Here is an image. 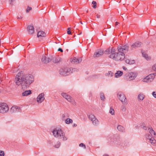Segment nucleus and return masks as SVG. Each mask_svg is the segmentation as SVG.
<instances>
[{
  "mask_svg": "<svg viewBox=\"0 0 156 156\" xmlns=\"http://www.w3.org/2000/svg\"><path fill=\"white\" fill-rule=\"evenodd\" d=\"M149 142L151 143V145L154 146L155 144L156 141L154 138H151Z\"/></svg>",
  "mask_w": 156,
  "mask_h": 156,
  "instance_id": "nucleus-24",
  "label": "nucleus"
},
{
  "mask_svg": "<svg viewBox=\"0 0 156 156\" xmlns=\"http://www.w3.org/2000/svg\"><path fill=\"white\" fill-rule=\"evenodd\" d=\"M142 44L141 42L137 41L133 43L131 45V48L132 49L140 47Z\"/></svg>",
  "mask_w": 156,
  "mask_h": 156,
  "instance_id": "nucleus-16",
  "label": "nucleus"
},
{
  "mask_svg": "<svg viewBox=\"0 0 156 156\" xmlns=\"http://www.w3.org/2000/svg\"><path fill=\"white\" fill-rule=\"evenodd\" d=\"M44 93L40 94L37 97V100L38 103H41L44 100Z\"/></svg>",
  "mask_w": 156,
  "mask_h": 156,
  "instance_id": "nucleus-11",
  "label": "nucleus"
},
{
  "mask_svg": "<svg viewBox=\"0 0 156 156\" xmlns=\"http://www.w3.org/2000/svg\"><path fill=\"white\" fill-rule=\"evenodd\" d=\"M153 96L156 98V92L154 91L152 93Z\"/></svg>",
  "mask_w": 156,
  "mask_h": 156,
  "instance_id": "nucleus-43",
  "label": "nucleus"
},
{
  "mask_svg": "<svg viewBox=\"0 0 156 156\" xmlns=\"http://www.w3.org/2000/svg\"><path fill=\"white\" fill-rule=\"evenodd\" d=\"M143 56L146 59L149 60L150 59L149 57H148L147 54L142 53Z\"/></svg>",
  "mask_w": 156,
  "mask_h": 156,
  "instance_id": "nucleus-33",
  "label": "nucleus"
},
{
  "mask_svg": "<svg viewBox=\"0 0 156 156\" xmlns=\"http://www.w3.org/2000/svg\"><path fill=\"white\" fill-rule=\"evenodd\" d=\"M113 75V73L111 71H109L107 73L105 74V75L106 76H112Z\"/></svg>",
  "mask_w": 156,
  "mask_h": 156,
  "instance_id": "nucleus-30",
  "label": "nucleus"
},
{
  "mask_svg": "<svg viewBox=\"0 0 156 156\" xmlns=\"http://www.w3.org/2000/svg\"><path fill=\"white\" fill-rule=\"evenodd\" d=\"M128 48L129 47L127 44L122 46L119 45L117 48L118 52L117 53L115 52L113 54L110 55L109 57L114 60L121 61L125 58L124 53H126L128 51Z\"/></svg>",
  "mask_w": 156,
  "mask_h": 156,
  "instance_id": "nucleus-2",
  "label": "nucleus"
},
{
  "mask_svg": "<svg viewBox=\"0 0 156 156\" xmlns=\"http://www.w3.org/2000/svg\"><path fill=\"white\" fill-rule=\"evenodd\" d=\"M123 69L125 70H126L127 69V68H126V67H123Z\"/></svg>",
  "mask_w": 156,
  "mask_h": 156,
  "instance_id": "nucleus-47",
  "label": "nucleus"
},
{
  "mask_svg": "<svg viewBox=\"0 0 156 156\" xmlns=\"http://www.w3.org/2000/svg\"><path fill=\"white\" fill-rule=\"evenodd\" d=\"M54 136L58 139H63L64 141L66 140L67 138L65 136L64 133L60 129L54 130L53 132Z\"/></svg>",
  "mask_w": 156,
  "mask_h": 156,
  "instance_id": "nucleus-3",
  "label": "nucleus"
},
{
  "mask_svg": "<svg viewBox=\"0 0 156 156\" xmlns=\"http://www.w3.org/2000/svg\"><path fill=\"white\" fill-rule=\"evenodd\" d=\"M109 112L112 115H113L114 114L115 111L114 109L112 108H111L109 111Z\"/></svg>",
  "mask_w": 156,
  "mask_h": 156,
  "instance_id": "nucleus-31",
  "label": "nucleus"
},
{
  "mask_svg": "<svg viewBox=\"0 0 156 156\" xmlns=\"http://www.w3.org/2000/svg\"><path fill=\"white\" fill-rule=\"evenodd\" d=\"M68 30L67 31V33L68 34H71V32L70 31V30H71V28H70V27H69L67 29Z\"/></svg>",
  "mask_w": 156,
  "mask_h": 156,
  "instance_id": "nucleus-42",
  "label": "nucleus"
},
{
  "mask_svg": "<svg viewBox=\"0 0 156 156\" xmlns=\"http://www.w3.org/2000/svg\"><path fill=\"white\" fill-rule=\"evenodd\" d=\"M46 36V34L43 31H40L38 32L37 37L40 40H41Z\"/></svg>",
  "mask_w": 156,
  "mask_h": 156,
  "instance_id": "nucleus-13",
  "label": "nucleus"
},
{
  "mask_svg": "<svg viewBox=\"0 0 156 156\" xmlns=\"http://www.w3.org/2000/svg\"><path fill=\"white\" fill-rule=\"evenodd\" d=\"M62 117H64V118H65V115H62Z\"/></svg>",
  "mask_w": 156,
  "mask_h": 156,
  "instance_id": "nucleus-51",
  "label": "nucleus"
},
{
  "mask_svg": "<svg viewBox=\"0 0 156 156\" xmlns=\"http://www.w3.org/2000/svg\"><path fill=\"white\" fill-rule=\"evenodd\" d=\"M34 81V78L32 75L30 74H23L22 72L18 73L15 78L16 84L18 86H21L23 90L28 87Z\"/></svg>",
  "mask_w": 156,
  "mask_h": 156,
  "instance_id": "nucleus-1",
  "label": "nucleus"
},
{
  "mask_svg": "<svg viewBox=\"0 0 156 156\" xmlns=\"http://www.w3.org/2000/svg\"><path fill=\"white\" fill-rule=\"evenodd\" d=\"M52 59V57L51 56H43L41 58V60L43 63H47L50 62Z\"/></svg>",
  "mask_w": 156,
  "mask_h": 156,
  "instance_id": "nucleus-8",
  "label": "nucleus"
},
{
  "mask_svg": "<svg viewBox=\"0 0 156 156\" xmlns=\"http://www.w3.org/2000/svg\"><path fill=\"white\" fill-rule=\"evenodd\" d=\"M102 156H109L108 155L106 154H104Z\"/></svg>",
  "mask_w": 156,
  "mask_h": 156,
  "instance_id": "nucleus-48",
  "label": "nucleus"
},
{
  "mask_svg": "<svg viewBox=\"0 0 156 156\" xmlns=\"http://www.w3.org/2000/svg\"><path fill=\"white\" fill-rule=\"evenodd\" d=\"M61 95L63 98L66 99L68 101L70 102L72 101V98L70 96L67 94L64 93H61Z\"/></svg>",
  "mask_w": 156,
  "mask_h": 156,
  "instance_id": "nucleus-14",
  "label": "nucleus"
},
{
  "mask_svg": "<svg viewBox=\"0 0 156 156\" xmlns=\"http://www.w3.org/2000/svg\"><path fill=\"white\" fill-rule=\"evenodd\" d=\"M4 151H0V156H4Z\"/></svg>",
  "mask_w": 156,
  "mask_h": 156,
  "instance_id": "nucleus-41",
  "label": "nucleus"
},
{
  "mask_svg": "<svg viewBox=\"0 0 156 156\" xmlns=\"http://www.w3.org/2000/svg\"><path fill=\"white\" fill-rule=\"evenodd\" d=\"M9 110L8 105L5 103H0V113L4 114L7 112Z\"/></svg>",
  "mask_w": 156,
  "mask_h": 156,
  "instance_id": "nucleus-6",
  "label": "nucleus"
},
{
  "mask_svg": "<svg viewBox=\"0 0 156 156\" xmlns=\"http://www.w3.org/2000/svg\"><path fill=\"white\" fill-rule=\"evenodd\" d=\"M123 75V72L120 71H118L115 74V76L116 78H118L121 76Z\"/></svg>",
  "mask_w": 156,
  "mask_h": 156,
  "instance_id": "nucleus-22",
  "label": "nucleus"
},
{
  "mask_svg": "<svg viewBox=\"0 0 156 156\" xmlns=\"http://www.w3.org/2000/svg\"><path fill=\"white\" fill-rule=\"evenodd\" d=\"M58 51H60L61 52H62L63 51L62 50V49L60 48H59L58 49Z\"/></svg>",
  "mask_w": 156,
  "mask_h": 156,
  "instance_id": "nucleus-45",
  "label": "nucleus"
},
{
  "mask_svg": "<svg viewBox=\"0 0 156 156\" xmlns=\"http://www.w3.org/2000/svg\"><path fill=\"white\" fill-rule=\"evenodd\" d=\"M80 23L81 24H83V23H82V22L81 21H80Z\"/></svg>",
  "mask_w": 156,
  "mask_h": 156,
  "instance_id": "nucleus-52",
  "label": "nucleus"
},
{
  "mask_svg": "<svg viewBox=\"0 0 156 156\" xmlns=\"http://www.w3.org/2000/svg\"><path fill=\"white\" fill-rule=\"evenodd\" d=\"M104 53V51L102 50H97L94 55V58H98L102 56Z\"/></svg>",
  "mask_w": 156,
  "mask_h": 156,
  "instance_id": "nucleus-12",
  "label": "nucleus"
},
{
  "mask_svg": "<svg viewBox=\"0 0 156 156\" xmlns=\"http://www.w3.org/2000/svg\"><path fill=\"white\" fill-rule=\"evenodd\" d=\"M115 51V49L114 48H109L105 51V53L106 54H110V55H112V54H113Z\"/></svg>",
  "mask_w": 156,
  "mask_h": 156,
  "instance_id": "nucleus-15",
  "label": "nucleus"
},
{
  "mask_svg": "<svg viewBox=\"0 0 156 156\" xmlns=\"http://www.w3.org/2000/svg\"><path fill=\"white\" fill-rule=\"evenodd\" d=\"M52 59L55 63H60L62 61V59L58 56L54 57Z\"/></svg>",
  "mask_w": 156,
  "mask_h": 156,
  "instance_id": "nucleus-17",
  "label": "nucleus"
},
{
  "mask_svg": "<svg viewBox=\"0 0 156 156\" xmlns=\"http://www.w3.org/2000/svg\"><path fill=\"white\" fill-rule=\"evenodd\" d=\"M88 117L89 119L92 121L96 118L94 115L92 114L89 115Z\"/></svg>",
  "mask_w": 156,
  "mask_h": 156,
  "instance_id": "nucleus-29",
  "label": "nucleus"
},
{
  "mask_svg": "<svg viewBox=\"0 0 156 156\" xmlns=\"http://www.w3.org/2000/svg\"><path fill=\"white\" fill-rule=\"evenodd\" d=\"M152 69L153 70L156 71V63L152 66Z\"/></svg>",
  "mask_w": 156,
  "mask_h": 156,
  "instance_id": "nucleus-37",
  "label": "nucleus"
},
{
  "mask_svg": "<svg viewBox=\"0 0 156 156\" xmlns=\"http://www.w3.org/2000/svg\"><path fill=\"white\" fill-rule=\"evenodd\" d=\"M118 95L119 99L123 103L126 102V98L124 94L121 92H119L118 93Z\"/></svg>",
  "mask_w": 156,
  "mask_h": 156,
  "instance_id": "nucleus-9",
  "label": "nucleus"
},
{
  "mask_svg": "<svg viewBox=\"0 0 156 156\" xmlns=\"http://www.w3.org/2000/svg\"><path fill=\"white\" fill-rule=\"evenodd\" d=\"M82 61V59L81 58H73L72 60V62L75 64H77L81 62Z\"/></svg>",
  "mask_w": 156,
  "mask_h": 156,
  "instance_id": "nucleus-18",
  "label": "nucleus"
},
{
  "mask_svg": "<svg viewBox=\"0 0 156 156\" xmlns=\"http://www.w3.org/2000/svg\"><path fill=\"white\" fill-rule=\"evenodd\" d=\"M92 122L93 124L95 126H97L99 123V121L96 118H95V119L93 120L92 121Z\"/></svg>",
  "mask_w": 156,
  "mask_h": 156,
  "instance_id": "nucleus-26",
  "label": "nucleus"
},
{
  "mask_svg": "<svg viewBox=\"0 0 156 156\" xmlns=\"http://www.w3.org/2000/svg\"><path fill=\"white\" fill-rule=\"evenodd\" d=\"M145 96L142 93H140L138 96V100L139 101H143L144 98Z\"/></svg>",
  "mask_w": 156,
  "mask_h": 156,
  "instance_id": "nucleus-21",
  "label": "nucleus"
},
{
  "mask_svg": "<svg viewBox=\"0 0 156 156\" xmlns=\"http://www.w3.org/2000/svg\"><path fill=\"white\" fill-rule=\"evenodd\" d=\"M73 120L72 119L69 118H67L65 120V122L67 124L72 123Z\"/></svg>",
  "mask_w": 156,
  "mask_h": 156,
  "instance_id": "nucleus-28",
  "label": "nucleus"
},
{
  "mask_svg": "<svg viewBox=\"0 0 156 156\" xmlns=\"http://www.w3.org/2000/svg\"><path fill=\"white\" fill-rule=\"evenodd\" d=\"M155 77L154 74H151L147 76L143 79V81L144 82H150L153 81Z\"/></svg>",
  "mask_w": 156,
  "mask_h": 156,
  "instance_id": "nucleus-7",
  "label": "nucleus"
},
{
  "mask_svg": "<svg viewBox=\"0 0 156 156\" xmlns=\"http://www.w3.org/2000/svg\"><path fill=\"white\" fill-rule=\"evenodd\" d=\"M60 145V142L58 141L57 144L55 145L54 147L56 148H58Z\"/></svg>",
  "mask_w": 156,
  "mask_h": 156,
  "instance_id": "nucleus-34",
  "label": "nucleus"
},
{
  "mask_svg": "<svg viewBox=\"0 0 156 156\" xmlns=\"http://www.w3.org/2000/svg\"><path fill=\"white\" fill-rule=\"evenodd\" d=\"M146 138L149 140H150V139L151 138H152L150 134L146 135Z\"/></svg>",
  "mask_w": 156,
  "mask_h": 156,
  "instance_id": "nucleus-40",
  "label": "nucleus"
},
{
  "mask_svg": "<svg viewBox=\"0 0 156 156\" xmlns=\"http://www.w3.org/2000/svg\"><path fill=\"white\" fill-rule=\"evenodd\" d=\"M148 129L149 130V133L151 134L152 136L153 135H153L155 136L156 134L155 133L154 131L153 130V129L151 127V128H149Z\"/></svg>",
  "mask_w": 156,
  "mask_h": 156,
  "instance_id": "nucleus-25",
  "label": "nucleus"
},
{
  "mask_svg": "<svg viewBox=\"0 0 156 156\" xmlns=\"http://www.w3.org/2000/svg\"><path fill=\"white\" fill-rule=\"evenodd\" d=\"M31 93V91L30 90H26L22 93V95L23 96H26L30 94Z\"/></svg>",
  "mask_w": 156,
  "mask_h": 156,
  "instance_id": "nucleus-20",
  "label": "nucleus"
},
{
  "mask_svg": "<svg viewBox=\"0 0 156 156\" xmlns=\"http://www.w3.org/2000/svg\"><path fill=\"white\" fill-rule=\"evenodd\" d=\"M92 4L93 5V7L95 9L97 7V3L96 2L94 1H93L92 2Z\"/></svg>",
  "mask_w": 156,
  "mask_h": 156,
  "instance_id": "nucleus-35",
  "label": "nucleus"
},
{
  "mask_svg": "<svg viewBox=\"0 0 156 156\" xmlns=\"http://www.w3.org/2000/svg\"><path fill=\"white\" fill-rule=\"evenodd\" d=\"M79 146L80 147H82L84 149H86V146L85 144H84L83 143H81L79 144Z\"/></svg>",
  "mask_w": 156,
  "mask_h": 156,
  "instance_id": "nucleus-39",
  "label": "nucleus"
},
{
  "mask_svg": "<svg viewBox=\"0 0 156 156\" xmlns=\"http://www.w3.org/2000/svg\"><path fill=\"white\" fill-rule=\"evenodd\" d=\"M117 129L119 131L123 132L124 131V128L121 126H118L117 127Z\"/></svg>",
  "mask_w": 156,
  "mask_h": 156,
  "instance_id": "nucleus-27",
  "label": "nucleus"
},
{
  "mask_svg": "<svg viewBox=\"0 0 156 156\" xmlns=\"http://www.w3.org/2000/svg\"><path fill=\"white\" fill-rule=\"evenodd\" d=\"M20 111V108L15 105L12 106L10 110V111L12 113L19 112Z\"/></svg>",
  "mask_w": 156,
  "mask_h": 156,
  "instance_id": "nucleus-10",
  "label": "nucleus"
},
{
  "mask_svg": "<svg viewBox=\"0 0 156 156\" xmlns=\"http://www.w3.org/2000/svg\"><path fill=\"white\" fill-rule=\"evenodd\" d=\"M82 34V32H80V34H79V35H80V34Z\"/></svg>",
  "mask_w": 156,
  "mask_h": 156,
  "instance_id": "nucleus-53",
  "label": "nucleus"
},
{
  "mask_svg": "<svg viewBox=\"0 0 156 156\" xmlns=\"http://www.w3.org/2000/svg\"><path fill=\"white\" fill-rule=\"evenodd\" d=\"M144 129H145V130H146L147 129V128L146 127V126H144Z\"/></svg>",
  "mask_w": 156,
  "mask_h": 156,
  "instance_id": "nucleus-49",
  "label": "nucleus"
},
{
  "mask_svg": "<svg viewBox=\"0 0 156 156\" xmlns=\"http://www.w3.org/2000/svg\"><path fill=\"white\" fill-rule=\"evenodd\" d=\"M127 64H129L130 65L133 64L135 63V61L134 60H129V59H126L125 60Z\"/></svg>",
  "mask_w": 156,
  "mask_h": 156,
  "instance_id": "nucleus-23",
  "label": "nucleus"
},
{
  "mask_svg": "<svg viewBox=\"0 0 156 156\" xmlns=\"http://www.w3.org/2000/svg\"><path fill=\"white\" fill-rule=\"evenodd\" d=\"M97 17L98 18H99V16H97Z\"/></svg>",
  "mask_w": 156,
  "mask_h": 156,
  "instance_id": "nucleus-54",
  "label": "nucleus"
},
{
  "mask_svg": "<svg viewBox=\"0 0 156 156\" xmlns=\"http://www.w3.org/2000/svg\"><path fill=\"white\" fill-rule=\"evenodd\" d=\"M27 30L29 34H32L34 33V27L33 26L29 25L28 26L27 28Z\"/></svg>",
  "mask_w": 156,
  "mask_h": 156,
  "instance_id": "nucleus-19",
  "label": "nucleus"
},
{
  "mask_svg": "<svg viewBox=\"0 0 156 156\" xmlns=\"http://www.w3.org/2000/svg\"><path fill=\"white\" fill-rule=\"evenodd\" d=\"M121 109L123 111H125L126 109V107L124 105L122 106L121 107Z\"/></svg>",
  "mask_w": 156,
  "mask_h": 156,
  "instance_id": "nucleus-38",
  "label": "nucleus"
},
{
  "mask_svg": "<svg viewBox=\"0 0 156 156\" xmlns=\"http://www.w3.org/2000/svg\"><path fill=\"white\" fill-rule=\"evenodd\" d=\"M75 68H66L61 69L59 71V73L62 75L66 76L72 73L73 71L76 70Z\"/></svg>",
  "mask_w": 156,
  "mask_h": 156,
  "instance_id": "nucleus-4",
  "label": "nucleus"
},
{
  "mask_svg": "<svg viewBox=\"0 0 156 156\" xmlns=\"http://www.w3.org/2000/svg\"><path fill=\"white\" fill-rule=\"evenodd\" d=\"M77 126V125H76V124H74L73 125V126Z\"/></svg>",
  "mask_w": 156,
  "mask_h": 156,
  "instance_id": "nucleus-50",
  "label": "nucleus"
},
{
  "mask_svg": "<svg viewBox=\"0 0 156 156\" xmlns=\"http://www.w3.org/2000/svg\"><path fill=\"white\" fill-rule=\"evenodd\" d=\"M23 17L21 16H18L17 18L18 19H21Z\"/></svg>",
  "mask_w": 156,
  "mask_h": 156,
  "instance_id": "nucleus-44",
  "label": "nucleus"
},
{
  "mask_svg": "<svg viewBox=\"0 0 156 156\" xmlns=\"http://www.w3.org/2000/svg\"><path fill=\"white\" fill-rule=\"evenodd\" d=\"M137 76L136 73L130 72L126 73L124 76V78L127 81H130L135 79Z\"/></svg>",
  "mask_w": 156,
  "mask_h": 156,
  "instance_id": "nucleus-5",
  "label": "nucleus"
},
{
  "mask_svg": "<svg viewBox=\"0 0 156 156\" xmlns=\"http://www.w3.org/2000/svg\"><path fill=\"white\" fill-rule=\"evenodd\" d=\"M32 9V8L30 7L29 6H28L27 9L26 10V12L27 13L29 12L30 10H31Z\"/></svg>",
  "mask_w": 156,
  "mask_h": 156,
  "instance_id": "nucleus-36",
  "label": "nucleus"
},
{
  "mask_svg": "<svg viewBox=\"0 0 156 156\" xmlns=\"http://www.w3.org/2000/svg\"><path fill=\"white\" fill-rule=\"evenodd\" d=\"M101 99L102 101H104L105 99V98L104 96V94L103 93H101L100 94Z\"/></svg>",
  "mask_w": 156,
  "mask_h": 156,
  "instance_id": "nucleus-32",
  "label": "nucleus"
},
{
  "mask_svg": "<svg viewBox=\"0 0 156 156\" xmlns=\"http://www.w3.org/2000/svg\"><path fill=\"white\" fill-rule=\"evenodd\" d=\"M119 24V23L117 22H115V25L116 26H117V25H118V24Z\"/></svg>",
  "mask_w": 156,
  "mask_h": 156,
  "instance_id": "nucleus-46",
  "label": "nucleus"
}]
</instances>
